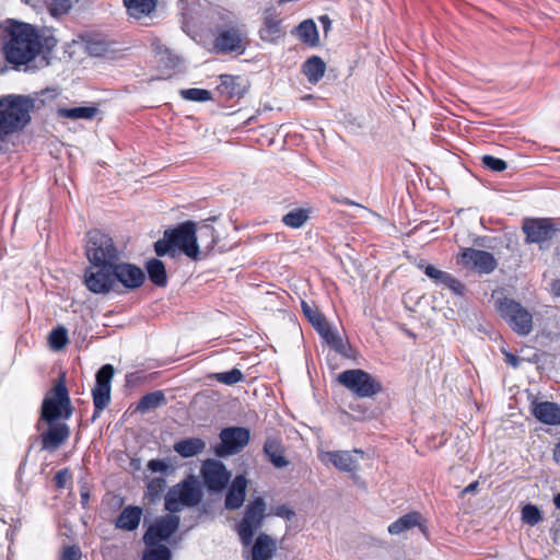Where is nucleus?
<instances>
[{"label": "nucleus", "mask_w": 560, "mask_h": 560, "mask_svg": "<svg viewBox=\"0 0 560 560\" xmlns=\"http://www.w3.org/2000/svg\"><path fill=\"white\" fill-rule=\"evenodd\" d=\"M2 52L14 66L27 65L39 55V31L36 26L8 20L2 34Z\"/></svg>", "instance_id": "obj_1"}, {"label": "nucleus", "mask_w": 560, "mask_h": 560, "mask_svg": "<svg viewBox=\"0 0 560 560\" xmlns=\"http://www.w3.org/2000/svg\"><path fill=\"white\" fill-rule=\"evenodd\" d=\"M213 47L217 54H243L247 46V32L235 14L228 10H219L213 16Z\"/></svg>", "instance_id": "obj_2"}, {"label": "nucleus", "mask_w": 560, "mask_h": 560, "mask_svg": "<svg viewBox=\"0 0 560 560\" xmlns=\"http://www.w3.org/2000/svg\"><path fill=\"white\" fill-rule=\"evenodd\" d=\"M34 100L24 95H5L0 98V140L22 130L31 120Z\"/></svg>", "instance_id": "obj_3"}, {"label": "nucleus", "mask_w": 560, "mask_h": 560, "mask_svg": "<svg viewBox=\"0 0 560 560\" xmlns=\"http://www.w3.org/2000/svg\"><path fill=\"white\" fill-rule=\"evenodd\" d=\"M72 413L73 407L66 386L65 375H61L43 399L39 421L45 423L66 421L71 418Z\"/></svg>", "instance_id": "obj_4"}, {"label": "nucleus", "mask_w": 560, "mask_h": 560, "mask_svg": "<svg viewBox=\"0 0 560 560\" xmlns=\"http://www.w3.org/2000/svg\"><path fill=\"white\" fill-rule=\"evenodd\" d=\"M85 253L90 264L107 265L108 267H114V264L121 258V252L113 238L100 230H92L88 233Z\"/></svg>", "instance_id": "obj_5"}, {"label": "nucleus", "mask_w": 560, "mask_h": 560, "mask_svg": "<svg viewBox=\"0 0 560 560\" xmlns=\"http://www.w3.org/2000/svg\"><path fill=\"white\" fill-rule=\"evenodd\" d=\"M202 500V491L195 477L190 476L168 489L165 494V510L177 513L184 506H196Z\"/></svg>", "instance_id": "obj_6"}, {"label": "nucleus", "mask_w": 560, "mask_h": 560, "mask_svg": "<svg viewBox=\"0 0 560 560\" xmlns=\"http://www.w3.org/2000/svg\"><path fill=\"white\" fill-rule=\"evenodd\" d=\"M337 380L343 387L360 398H370L382 392V384L361 369L343 371Z\"/></svg>", "instance_id": "obj_7"}, {"label": "nucleus", "mask_w": 560, "mask_h": 560, "mask_svg": "<svg viewBox=\"0 0 560 560\" xmlns=\"http://www.w3.org/2000/svg\"><path fill=\"white\" fill-rule=\"evenodd\" d=\"M265 517L266 502L261 497L254 499L247 504L243 518L235 526L244 547L252 545L254 534L262 526Z\"/></svg>", "instance_id": "obj_8"}, {"label": "nucleus", "mask_w": 560, "mask_h": 560, "mask_svg": "<svg viewBox=\"0 0 560 560\" xmlns=\"http://www.w3.org/2000/svg\"><path fill=\"white\" fill-rule=\"evenodd\" d=\"M522 230L526 244H537L541 250H548L551 241L560 234V228L547 218L525 219Z\"/></svg>", "instance_id": "obj_9"}, {"label": "nucleus", "mask_w": 560, "mask_h": 560, "mask_svg": "<svg viewBox=\"0 0 560 560\" xmlns=\"http://www.w3.org/2000/svg\"><path fill=\"white\" fill-rule=\"evenodd\" d=\"M501 317L510 328L520 336H527L533 330V315L520 302L504 298L498 307Z\"/></svg>", "instance_id": "obj_10"}, {"label": "nucleus", "mask_w": 560, "mask_h": 560, "mask_svg": "<svg viewBox=\"0 0 560 560\" xmlns=\"http://www.w3.org/2000/svg\"><path fill=\"white\" fill-rule=\"evenodd\" d=\"M165 236L171 238L174 249H180L189 258L199 259V246L197 244L196 223L184 222L175 229L165 231Z\"/></svg>", "instance_id": "obj_11"}, {"label": "nucleus", "mask_w": 560, "mask_h": 560, "mask_svg": "<svg viewBox=\"0 0 560 560\" xmlns=\"http://www.w3.org/2000/svg\"><path fill=\"white\" fill-rule=\"evenodd\" d=\"M114 373L115 370L112 364H105L96 372L95 384L92 389V397L94 404L92 421L96 420V418L100 417L102 411L110 402V390Z\"/></svg>", "instance_id": "obj_12"}, {"label": "nucleus", "mask_w": 560, "mask_h": 560, "mask_svg": "<svg viewBox=\"0 0 560 560\" xmlns=\"http://www.w3.org/2000/svg\"><path fill=\"white\" fill-rule=\"evenodd\" d=\"M113 269L115 293L124 292L121 288L125 291H132L144 283V271L133 264L122 261L121 258L114 264Z\"/></svg>", "instance_id": "obj_13"}, {"label": "nucleus", "mask_w": 560, "mask_h": 560, "mask_svg": "<svg viewBox=\"0 0 560 560\" xmlns=\"http://www.w3.org/2000/svg\"><path fill=\"white\" fill-rule=\"evenodd\" d=\"M114 269L107 265L90 264L84 271V284L95 294L114 292Z\"/></svg>", "instance_id": "obj_14"}, {"label": "nucleus", "mask_w": 560, "mask_h": 560, "mask_svg": "<svg viewBox=\"0 0 560 560\" xmlns=\"http://www.w3.org/2000/svg\"><path fill=\"white\" fill-rule=\"evenodd\" d=\"M250 432L243 427H230L220 432L221 443L215 447L220 457L240 453L249 442Z\"/></svg>", "instance_id": "obj_15"}, {"label": "nucleus", "mask_w": 560, "mask_h": 560, "mask_svg": "<svg viewBox=\"0 0 560 560\" xmlns=\"http://www.w3.org/2000/svg\"><path fill=\"white\" fill-rule=\"evenodd\" d=\"M458 262L479 273H491L498 266L491 253L471 247L462 249Z\"/></svg>", "instance_id": "obj_16"}, {"label": "nucleus", "mask_w": 560, "mask_h": 560, "mask_svg": "<svg viewBox=\"0 0 560 560\" xmlns=\"http://www.w3.org/2000/svg\"><path fill=\"white\" fill-rule=\"evenodd\" d=\"M201 476L207 489L213 492L222 491L231 478V474L224 464L214 459L205 462L201 468Z\"/></svg>", "instance_id": "obj_17"}, {"label": "nucleus", "mask_w": 560, "mask_h": 560, "mask_svg": "<svg viewBox=\"0 0 560 560\" xmlns=\"http://www.w3.org/2000/svg\"><path fill=\"white\" fill-rule=\"evenodd\" d=\"M179 522V516L173 515V513L159 518L143 535L145 546L167 540L178 529Z\"/></svg>", "instance_id": "obj_18"}, {"label": "nucleus", "mask_w": 560, "mask_h": 560, "mask_svg": "<svg viewBox=\"0 0 560 560\" xmlns=\"http://www.w3.org/2000/svg\"><path fill=\"white\" fill-rule=\"evenodd\" d=\"M355 455H363L362 451L353 450L350 451H327L319 453V459L324 464H331L335 468L351 472L357 470L359 459Z\"/></svg>", "instance_id": "obj_19"}, {"label": "nucleus", "mask_w": 560, "mask_h": 560, "mask_svg": "<svg viewBox=\"0 0 560 560\" xmlns=\"http://www.w3.org/2000/svg\"><path fill=\"white\" fill-rule=\"evenodd\" d=\"M46 424L48 425L47 430L40 434L42 448L54 452L69 439L71 431L69 425L62 421Z\"/></svg>", "instance_id": "obj_20"}, {"label": "nucleus", "mask_w": 560, "mask_h": 560, "mask_svg": "<svg viewBox=\"0 0 560 560\" xmlns=\"http://www.w3.org/2000/svg\"><path fill=\"white\" fill-rule=\"evenodd\" d=\"M217 91L225 100L242 97L246 93V84L240 77L222 74Z\"/></svg>", "instance_id": "obj_21"}, {"label": "nucleus", "mask_w": 560, "mask_h": 560, "mask_svg": "<svg viewBox=\"0 0 560 560\" xmlns=\"http://www.w3.org/2000/svg\"><path fill=\"white\" fill-rule=\"evenodd\" d=\"M246 487L247 480L243 475H238L234 478L225 495V509L237 510L243 505L246 495Z\"/></svg>", "instance_id": "obj_22"}, {"label": "nucleus", "mask_w": 560, "mask_h": 560, "mask_svg": "<svg viewBox=\"0 0 560 560\" xmlns=\"http://www.w3.org/2000/svg\"><path fill=\"white\" fill-rule=\"evenodd\" d=\"M277 550V541L270 535L261 533L252 542V560H270Z\"/></svg>", "instance_id": "obj_23"}, {"label": "nucleus", "mask_w": 560, "mask_h": 560, "mask_svg": "<svg viewBox=\"0 0 560 560\" xmlns=\"http://www.w3.org/2000/svg\"><path fill=\"white\" fill-rule=\"evenodd\" d=\"M533 415L545 424H560V406L557 402L540 401L533 404Z\"/></svg>", "instance_id": "obj_24"}, {"label": "nucleus", "mask_w": 560, "mask_h": 560, "mask_svg": "<svg viewBox=\"0 0 560 560\" xmlns=\"http://www.w3.org/2000/svg\"><path fill=\"white\" fill-rule=\"evenodd\" d=\"M142 510L139 506L129 505L125 508L115 521L118 529L132 532L138 528L141 521Z\"/></svg>", "instance_id": "obj_25"}, {"label": "nucleus", "mask_w": 560, "mask_h": 560, "mask_svg": "<svg viewBox=\"0 0 560 560\" xmlns=\"http://www.w3.org/2000/svg\"><path fill=\"white\" fill-rule=\"evenodd\" d=\"M421 514L419 512H411L402 515L388 526V533L392 535H399L416 526H419L422 533H425V527L421 524Z\"/></svg>", "instance_id": "obj_26"}, {"label": "nucleus", "mask_w": 560, "mask_h": 560, "mask_svg": "<svg viewBox=\"0 0 560 560\" xmlns=\"http://www.w3.org/2000/svg\"><path fill=\"white\" fill-rule=\"evenodd\" d=\"M264 453L277 468H283L289 465V460L283 455V446L280 440L276 438H267L264 444Z\"/></svg>", "instance_id": "obj_27"}, {"label": "nucleus", "mask_w": 560, "mask_h": 560, "mask_svg": "<svg viewBox=\"0 0 560 560\" xmlns=\"http://www.w3.org/2000/svg\"><path fill=\"white\" fill-rule=\"evenodd\" d=\"M283 35L281 21L272 13L265 15L259 36L264 42L275 43Z\"/></svg>", "instance_id": "obj_28"}, {"label": "nucleus", "mask_w": 560, "mask_h": 560, "mask_svg": "<svg viewBox=\"0 0 560 560\" xmlns=\"http://www.w3.org/2000/svg\"><path fill=\"white\" fill-rule=\"evenodd\" d=\"M206 442L200 438H188L176 442L174 451L184 458L196 456L203 452Z\"/></svg>", "instance_id": "obj_29"}, {"label": "nucleus", "mask_w": 560, "mask_h": 560, "mask_svg": "<svg viewBox=\"0 0 560 560\" xmlns=\"http://www.w3.org/2000/svg\"><path fill=\"white\" fill-rule=\"evenodd\" d=\"M315 330L338 353L346 352V345L340 335L325 319Z\"/></svg>", "instance_id": "obj_30"}, {"label": "nucleus", "mask_w": 560, "mask_h": 560, "mask_svg": "<svg viewBox=\"0 0 560 560\" xmlns=\"http://www.w3.org/2000/svg\"><path fill=\"white\" fill-rule=\"evenodd\" d=\"M326 63L318 56H312L302 66V72L312 84H316L325 74Z\"/></svg>", "instance_id": "obj_31"}, {"label": "nucleus", "mask_w": 560, "mask_h": 560, "mask_svg": "<svg viewBox=\"0 0 560 560\" xmlns=\"http://www.w3.org/2000/svg\"><path fill=\"white\" fill-rule=\"evenodd\" d=\"M145 269L150 281L156 287L164 288L167 284V275L165 265L158 258H151L145 264Z\"/></svg>", "instance_id": "obj_32"}, {"label": "nucleus", "mask_w": 560, "mask_h": 560, "mask_svg": "<svg viewBox=\"0 0 560 560\" xmlns=\"http://www.w3.org/2000/svg\"><path fill=\"white\" fill-rule=\"evenodd\" d=\"M158 0H124L128 13L137 19L149 15L154 11Z\"/></svg>", "instance_id": "obj_33"}, {"label": "nucleus", "mask_w": 560, "mask_h": 560, "mask_svg": "<svg viewBox=\"0 0 560 560\" xmlns=\"http://www.w3.org/2000/svg\"><path fill=\"white\" fill-rule=\"evenodd\" d=\"M296 32L304 44L313 47L318 45V31L313 20H305L301 22L296 27Z\"/></svg>", "instance_id": "obj_34"}, {"label": "nucleus", "mask_w": 560, "mask_h": 560, "mask_svg": "<svg viewBox=\"0 0 560 560\" xmlns=\"http://www.w3.org/2000/svg\"><path fill=\"white\" fill-rule=\"evenodd\" d=\"M166 398L162 390H154L145 394L140 398L137 404V411L145 413L150 410H153L163 404H165Z\"/></svg>", "instance_id": "obj_35"}, {"label": "nucleus", "mask_w": 560, "mask_h": 560, "mask_svg": "<svg viewBox=\"0 0 560 560\" xmlns=\"http://www.w3.org/2000/svg\"><path fill=\"white\" fill-rule=\"evenodd\" d=\"M95 106H82L73 108H59L58 115L69 119H92L97 114Z\"/></svg>", "instance_id": "obj_36"}, {"label": "nucleus", "mask_w": 560, "mask_h": 560, "mask_svg": "<svg viewBox=\"0 0 560 560\" xmlns=\"http://www.w3.org/2000/svg\"><path fill=\"white\" fill-rule=\"evenodd\" d=\"M172 552L168 547L162 544L147 546L142 560H171Z\"/></svg>", "instance_id": "obj_37"}, {"label": "nucleus", "mask_w": 560, "mask_h": 560, "mask_svg": "<svg viewBox=\"0 0 560 560\" xmlns=\"http://www.w3.org/2000/svg\"><path fill=\"white\" fill-rule=\"evenodd\" d=\"M307 219L308 213L306 210L294 209L282 218V222L289 228L299 229L304 225Z\"/></svg>", "instance_id": "obj_38"}, {"label": "nucleus", "mask_w": 560, "mask_h": 560, "mask_svg": "<svg viewBox=\"0 0 560 560\" xmlns=\"http://www.w3.org/2000/svg\"><path fill=\"white\" fill-rule=\"evenodd\" d=\"M209 377L211 380H215L219 383L231 386L243 381V373L241 370L234 368L228 372L210 374Z\"/></svg>", "instance_id": "obj_39"}, {"label": "nucleus", "mask_w": 560, "mask_h": 560, "mask_svg": "<svg viewBox=\"0 0 560 560\" xmlns=\"http://www.w3.org/2000/svg\"><path fill=\"white\" fill-rule=\"evenodd\" d=\"M166 488V481L163 478H153L147 486L145 495L151 502H156L161 499L162 493Z\"/></svg>", "instance_id": "obj_40"}, {"label": "nucleus", "mask_w": 560, "mask_h": 560, "mask_svg": "<svg viewBox=\"0 0 560 560\" xmlns=\"http://www.w3.org/2000/svg\"><path fill=\"white\" fill-rule=\"evenodd\" d=\"M179 94L184 100L191 102H206L212 100L211 92L205 89L191 88L180 90Z\"/></svg>", "instance_id": "obj_41"}, {"label": "nucleus", "mask_w": 560, "mask_h": 560, "mask_svg": "<svg viewBox=\"0 0 560 560\" xmlns=\"http://www.w3.org/2000/svg\"><path fill=\"white\" fill-rule=\"evenodd\" d=\"M49 343L55 350L65 348V346L68 343L67 329L62 326L52 329L49 335Z\"/></svg>", "instance_id": "obj_42"}, {"label": "nucleus", "mask_w": 560, "mask_h": 560, "mask_svg": "<svg viewBox=\"0 0 560 560\" xmlns=\"http://www.w3.org/2000/svg\"><path fill=\"white\" fill-rule=\"evenodd\" d=\"M301 307L303 314L314 328L320 326V324L326 319L325 316L317 310V307L310 305L305 301H302Z\"/></svg>", "instance_id": "obj_43"}, {"label": "nucleus", "mask_w": 560, "mask_h": 560, "mask_svg": "<svg viewBox=\"0 0 560 560\" xmlns=\"http://www.w3.org/2000/svg\"><path fill=\"white\" fill-rule=\"evenodd\" d=\"M522 520L524 523L535 526L542 520V516L536 505L527 504L522 510Z\"/></svg>", "instance_id": "obj_44"}, {"label": "nucleus", "mask_w": 560, "mask_h": 560, "mask_svg": "<svg viewBox=\"0 0 560 560\" xmlns=\"http://www.w3.org/2000/svg\"><path fill=\"white\" fill-rule=\"evenodd\" d=\"M424 275L429 277L436 285H443L446 279H448V272L438 269L433 265H428L424 268Z\"/></svg>", "instance_id": "obj_45"}, {"label": "nucleus", "mask_w": 560, "mask_h": 560, "mask_svg": "<svg viewBox=\"0 0 560 560\" xmlns=\"http://www.w3.org/2000/svg\"><path fill=\"white\" fill-rule=\"evenodd\" d=\"M482 165L493 172H503L506 170L508 164L502 159L492 156V155H483L481 158Z\"/></svg>", "instance_id": "obj_46"}, {"label": "nucleus", "mask_w": 560, "mask_h": 560, "mask_svg": "<svg viewBox=\"0 0 560 560\" xmlns=\"http://www.w3.org/2000/svg\"><path fill=\"white\" fill-rule=\"evenodd\" d=\"M47 4L52 15H60L72 8V0H47Z\"/></svg>", "instance_id": "obj_47"}, {"label": "nucleus", "mask_w": 560, "mask_h": 560, "mask_svg": "<svg viewBox=\"0 0 560 560\" xmlns=\"http://www.w3.org/2000/svg\"><path fill=\"white\" fill-rule=\"evenodd\" d=\"M443 287L448 288L455 295L458 296H464L466 291L465 285L451 273L448 275V279H446Z\"/></svg>", "instance_id": "obj_48"}, {"label": "nucleus", "mask_w": 560, "mask_h": 560, "mask_svg": "<svg viewBox=\"0 0 560 560\" xmlns=\"http://www.w3.org/2000/svg\"><path fill=\"white\" fill-rule=\"evenodd\" d=\"M173 249H174V246H173V243H171V238L166 237L165 235L162 240H159L154 244V250L158 256H164L170 250H173Z\"/></svg>", "instance_id": "obj_49"}, {"label": "nucleus", "mask_w": 560, "mask_h": 560, "mask_svg": "<svg viewBox=\"0 0 560 560\" xmlns=\"http://www.w3.org/2000/svg\"><path fill=\"white\" fill-rule=\"evenodd\" d=\"M57 45V39L52 35H44L39 33V54L43 49L51 51Z\"/></svg>", "instance_id": "obj_50"}, {"label": "nucleus", "mask_w": 560, "mask_h": 560, "mask_svg": "<svg viewBox=\"0 0 560 560\" xmlns=\"http://www.w3.org/2000/svg\"><path fill=\"white\" fill-rule=\"evenodd\" d=\"M81 550L78 546H67L62 550L61 560H80Z\"/></svg>", "instance_id": "obj_51"}, {"label": "nucleus", "mask_w": 560, "mask_h": 560, "mask_svg": "<svg viewBox=\"0 0 560 560\" xmlns=\"http://www.w3.org/2000/svg\"><path fill=\"white\" fill-rule=\"evenodd\" d=\"M148 468L152 472L165 474L168 470L170 466L164 459H151L148 463Z\"/></svg>", "instance_id": "obj_52"}, {"label": "nucleus", "mask_w": 560, "mask_h": 560, "mask_svg": "<svg viewBox=\"0 0 560 560\" xmlns=\"http://www.w3.org/2000/svg\"><path fill=\"white\" fill-rule=\"evenodd\" d=\"M273 514L276 516H279V517H282L284 520H292L295 515V512L290 508L288 506L287 504H282V505H279V506H276L275 510H273Z\"/></svg>", "instance_id": "obj_53"}, {"label": "nucleus", "mask_w": 560, "mask_h": 560, "mask_svg": "<svg viewBox=\"0 0 560 560\" xmlns=\"http://www.w3.org/2000/svg\"><path fill=\"white\" fill-rule=\"evenodd\" d=\"M199 238H210L211 242L209 243L208 247L212 248L215 240H214V229L211 225H203L199 230Z\"/></svg>", "instance_id": "obj_54"}, {"label": "nucleus", "mask_w": 560, "mask_h": 560, "mask_svg": "<svg viewBox=\"0 0 560 560\" xmlns=\"http://www.w3.org/2000/svg\"><path fill=\"white\" fill-rule=\"evenodd\" d=\"M68 471L66 469L63 470H59L56 476H55V480H56V483L59 488H63L65 487V481L66 479L68 478Z\"/></svg>", "instance_id": "obj_55"}, {"label": "nucleus", "mask_w": 560, "mask_h": 560, "mask_svg": "<svg viewBox=\"0 0 560 560\" xmlns=\"http://www.w3.org/2000/svg\"><path fill=\"white\" fill-rule=\"evenodd\" d=\"M319 21L323 25V28H324V33L327 34L328 31L330 30L331 27V21L330 19L327 16V15H323L319 18Z\"/></svg>", "instance_id": "obj_56"}, {"label": "nucleus", "mask_w": 560, "mask_h": 560, "mask_svg": "<svg viewBox=\"0 0 560 560\" xmlns=\"http://www.w3.org/2000/svg\"><path fill=\"white\" fill-rule=\"evenodd\" d=\"M550 290L555 296H560V279H555L551 282Z\"/></svg>", "instance_id": "obj_57"}, {"label": "nucleus", "mask_w": 560, "mask_h": 560, "mask_svg": "<svg viewBox=\"0 0 560 560\" xmlns=\"http://www.w3.org/2000/svg\"><path fill=\"white\" fill-rule=\"evenodd\" d=\"M505 362L514 368H516L518 365V358L512 353H506L505 354Z\"/></svg>", "instance_id": "obj_58"}, {"label": "nucleus", "mask_w": 560, "mask_h": 560, "mask_svg": "<svg viewBox=\"0 0 560 560\" xmlns=\"http://www.w3.org/2000/svg\"><path fill=\"white\" fill-rule=\"evenodd\" d=\"M478 486H479L478 481H474V482H471L470 485H468V486L463 490V494L474 493V492L477 490Z\"/></svg>", "instance_id": "obj_59"}, {"label": "nucleus", "mask_w": 560, "mask_h": 560, "mask_svg": "<svg viewBox=\"0 0 560 560\" xmlns=\"http://www.w3.org/2000/svg\"><path fill=\"white\" fill-rule=\"evenodd\" d=\"M553 459L557 464L560 465V442L556 444L553 450Z\"/></svg>", "instance_id": "obj_60"}, {"label": "nucleus", "mask_w": 560, "mask_h": 560, "mask_svg": "<svg viewBox=\"0 0 560 560\" xmlns=\"http://www.w3.org/2000/svg\"><path fill=\"white\" fill-rule=\"evenodd\" d=\"M341 202H342V203H345V205H348V206H355V207H360V208L362 207V206H360L359 203H357V202H354V201H352V200H350V199H348V198H343V199L341 200Z\"/></svg>", "instance_id": "obj_61"}, {"label": "nucleus", "mask_w": 560, "mask_h": 560, "mask_svg": "<svg viewBox=\"0 0 560 560\" xmlns=\"http://www.w3.org/2000/svg\"><path fill=\"white\" fill-rule=\"evenodd\" d=\"M81 499H82V504L84 505L89 500V493L88 492L82 493Z\"/></svg>", "instance_id": "obj_62"}, {"label": "nucleus", "mask_w": 560, "mask_h": 560, "mask_svg": "<svg viewBox=\"0 0 560 560\" xmlns=\"http://www.w3.org/2000/svg\"><path fill=\"white\" fill-rule=\"evenodd\" d=\"M555 504L560 510V493L555 497Z\"/></svg>", "instance_id": "obj_63"}, {"label": "nucleus", "mask_w": 560, "mask_h": 560, "mask_svg": "<svg viewBox=\"0 0 560 560\" xmlns=\"http://www.w3.org/2000/svg\"><path fill=\"white\" fill-rule=\"evenodd\" d=\"M428 265H429V264H425L423 260H421V261L418 264V268L424 271V268H425V266H428Z\"/></svg>", "instance_id": "obj_64"}]
</instances>
